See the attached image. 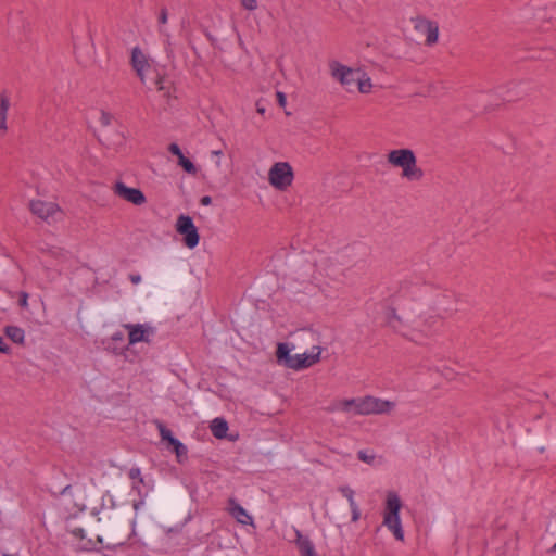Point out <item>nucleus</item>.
I'll list each match as a JSON object with an SVG mask.
<instances>
[{"label": "nucleus", "instance_id": "nucleus-1", "mask_svg": "<svg viewBox=\"0 0 556 556\" xmlns=\"http://www.w3.org/2000/svg\"><path fill=\"white\" fill-rule=\"evenodd\" d=\"M132 67L140 80L148 88H156L164 97H169L172 81L163 74V70L150 60L140 49L135 48L131 53Z\"/></svg>", "mask_w": 556, "mask_h": 556}, {"label": "nucleus", "instance_id": "nucleus-2", "mask_svg": "<svg viewBox=\"0 0 556 556\" xmlns=\"http://www.w3.org/2000/svg\"><path fill=\"white\" fill-rule=\"evenodd\" d=\"M387 162L393 168L401 169V178L407 182H420L425 178V170L418 165L415 152L409 148L390 150Z\"/></svg>", "mask_w": 556, "mask_h": 556}, {"label": "nucleus", "instance_id": "nucleus-3", "mask_svg": "<svg viewBox=\"0 0 556 556\" xmlns=\"http://www.w3.org/2000/svg\"><path fill=\"white\" fill-rule=\"evenodd\" d=\"M401 500L395 492H388L386 509L383 514V525L392 531L396 540H404V530L400 519Z\"/></svg>", "mask_w": 556, "mask_h": 556}, {"label": "nucleus", "instance_id": "nucleus-4", "mask_svg": "<svg viewBox=\"0 0 556 556\" xmlns=\"http://www.w3.org/2000/svg\"><path fill=\"white\" fill-rule=\"evenodd\" d=\"M29 212L47 224L61 223L65 218L64 210L54 201L33 199L28 203Z\"/></svg>", "mask_w": 556, "mask_h": 556}, {"label": "nucleus", "instance_id": "nucleus-5", "mask_svg": "<svg viewBox=\"0 0 556 556\" xmlns=\"http://www.w3.org/2000/svg\"><path fill=\"white\" fill-rule=\"evenodd\" d=\"M294 170L289 162L279 161L271 164L267 172L268 184L277 191H287L294 181Z\"/></svg>", "mask_w": 556, "mask_h": 556}, {"label": "nucleus", "instance_id": "nucleus-6", "mask_svg": "<svg viewBox=\"0 0 556 556\" xmlns=\"http://www.w3.org/2000/svg\"><path fill=\"white\" fill-rule=\"evenodd\" d=\"M329 68L331 76L337 79L346 91L351 92L355 89L362 70L348 67L337 61L330 62Z\"/></svg>", "mask_w": 556, "mask_h": 556}, {"label": "nucleus", "instance_id": "nucleus-7", "mask_svg": "<svg viewBox=\"0 0 556 556\" xmlns=\"http://www.w3.org/2000/svg\"><path fill=\"white\" fill-rule=\"evenodd\" d=\"M396 404L395 402L382 400L371 395L361 397L359 415H382L390 414Z\"/></svg>", "mask_w": 556, "mask_h": 556}, {"label": "nucleus", "instance_id": "nucleus-8", "mask_svg": "<svg viewBox=\"0 0 556 556\" xmlns=\"http://www.w3.org/2000/svg\"><path fill=\"white\" fill-rule=\"evenodd\" d=\"M386 323L393 331L416 340L415 325L400 316L393 307H389L386 312Z\"/></svg>", "mask_w": 556, "mask_h": 556}, {"label": "nucleus", "instance_id": "nucleus-9", "mask_svg": "<svg viewBox=\"0 0 556 556\" xmlns=\"http://www.w3.org/2000/svg\"><path fill=\"white\" fill-rule=\"evenodd\" d=\"M113 192L121 199L134 205L139 206L147 202V198L140 189L128 187L122 181H116L114 184Z\"/></svg>", "mask_w": 556, "mask_h": 556}, {"label": "nucleus", "instance_id": "nucleus-10", "mask_svg": "<svg viewBox=\"0 0 556 556\" xmlns=\"http://www.w3.org/2000/svg\"><path fill=\"white\" fill-rule=\"evenodd\" d=\"M320 354H321V348L313 346L312 352L309 354H307V353L295 354L292 356V358H289L290 364H288V368H291L294 370L308 368L319 362Z\"/></svg>", "mask_w": 556, "mask_h": 556}, {"label": "nucleus", "instance_id": "nucleus-11", "mask_svg": "<svg viewBox=\"0 0 556 556\" xmlns=\"http://www.w3.org/2000/svg\"><path fill=\"white\" fill-rule=\"evenodd\" d=\"M176 229L185 236V243H198L199 235L197 228L189 216L181 215L176 223Z\"/></svg>", "mask_w": 556, "mask_h": 556}, {"label": "nucleus", "instance_id": "nucleus-12", "mask_svg": "<svg viewBox=\"0 0 556 556\" xmlns=\"http://www.w3.org/2000/svg\"><path fill=\"white\" fill-rule=\"evenodd\" d=\"M361 397L333 401L326 410L329 413L343 412L359 415Z\"/></svg>", "mask_w": 556, "mask_h": 556}, {"label": "nucleus", "instance_id": "nucleus-13", "mask_svg": "<svg viewBox=\"0 0 556 556\" xmlns=\"http://www.w3.org/2000/svg\"><path fill=\"white\" fill-rule=\"evenodd\" d=\"M442 325V320L438 316H430L426 318L422 324L415 325V338L418 339V334L428 337L433 332H437Z\"/></svg>", "mask_w": 556, "mask_h": 556}, {"label": "nucleus", "instance_id": "nucleus-14", "mask_svg": "<svg viewBox=\"0 0 556 556\" xmlns=\"http://www.w3.org/2000/svg\"><path fill=\"white\" fill-rule=\"evenodd\" d=\"M229 515L233 517L241 525H252L253 518L248 514V511L235 500L230 498L228 501Z\"/></svg>", "mask_w": 556, "mask_h": 556}, {"label": "nucleus", "instance_id": "nucleus-15", "mask_svg": "<svg viewBox=\"0 0 556 556\" xmlns=\"http://www.w3.org/2000/svg\"><path fill=\"white\" fill-rule=\"evenodd\" d=\"M125 328L129 331L128 340L129 344H136L139 342H149L148 330L141 324H127Z\"/></svg>", "mask_w": 556, "mask_h": 556}, {"label": "nucleus", "instance_id": "nucleus-16", "mask_svg": "<svg viewBox=\"0 0 556 556\" xmlns=\"http://www.w3.org/2000/svg\"><path fill=\"white\" fill-rule=\"evenodd\" d=\"M295 543L300 551L301 556H317L315 546L308 536L301 533L300 530L294 529Z\"/></svg>", "mask_w": 556, "mask_h": 556}, {"label": "nucleus", "instance_id": "nucleus-17", "mask_svg": "<svg viewBox=\"0 0 556 556\" xmlns=\"http://www.w3.org/2000/svg\"><path fill=\"white\" fill-rule=\"evenodd\" d=\"M211 431L216 439H224L228 431V424L224 418H215L211 424Z\"/></svg>", "mask_w": 556, "mask_h": 556}, {"label": "nucleus", "instance_id": "nucleus-18", "mask_svg": "<svg viewBox=\"0 0 556 556\" xmlns=\"http://www.w3.org/2000/svg\"><path fill=\"white\" fill-rule=\"evenodd\" d=\"M417 27L427 31L426 41L429 45L434 43L438 40V27L434 24L428 21H422L417 25Z\"/></svg>", "mask_w": 556, "mask_h": 556}, {"label": "nucleus", "instance_id": "nucleus-19", "mask_svg": "<svg viewBox=\"0 0 556 556\" xmlns=\"http://www.w3.org/2000/svg\"><path fill=\"white\" fill-rule=\"evenodd\" d=\"M4 332L14 343H24L25 332L22 328L17 326H7Z\"/></svg>", "mask_w": 556, "mask_h": 556}, {"label": "nucleus", "instance_id": "nucleus-20", "mask_svg": "<svg viewBox=\"0 0 556 556\" xmlns=\"http://www.w3.org/2000/svg\"><path fill=\"white\" fill-rule=\"evenodd\" d=\"M291 349L287 343H278L276 356L279 363H283L286 367L290 364L289 358H292L293 355L290 354Z\"/></svg>", "mask_w": 556, "mask_h": 556}, {"label": "nucleus", "instance_id": "nucleus-21", "mask_svg": "<svg viewBox=\"0 0 556 556\" xmlns=\"http://www.w3.org/2000/svg\"><path fill=\"white\" fill-rule=\"evenodd\" d=\"M355 89H357L361 93H369L372 89L370 77L363 71L361 72V75L357 79Z\"/></svg>", "mask_w": 556, "mask_h": 556}, {"label": "nucleus", "instance_id": "nucleus-22", "mask_svg": "<svg viewBox=\"0 0 556 556\" xmlns=\"http://www.w3.org/2000/svg\"><path fill=\"white\" fill-rule=\"evenodd\" d=\"M156 427L162 440L168 442L169 445H173L178 440L163 422L156 421Z\"/></svg>", "mask_w": 556, "mask_h": 556}, {"label": "nucleus", "instance_id": "nucleus-23", "mask_svg": "<svg viewBox=\"0 0 556 556\" xmlns=\"http://www.w3.org/2000/svg\"><path fill=\"white\" fill-rule=\"evenodd\" d=\"M178 165L182 167V169L190 175L195 176L198 174L197 166L185 155L178 160Z\"/></svg>", "mask_w": 556, "mask_h": 556}, {"label": "nucleus", "instance_id": "nucleus-24", "mask_svg": "<svg viewBox=\"0 0 556 556\" xmlns=\"http://www.w3.org/2000/svg\"><path fill=\"white\" fill-rule=\"evenodd\" d=\"M172 446L174 447L178 462L181 463V458L187 457V447L179 440H177Z\"/></svg>", "mask_w": 556, "mask_h": 556}, {"label": "nucleus", "instance_id": "nucleus-25", "mask_svg": "<svg viewBox=\"0 0 556 556\" xmlns=\"http://www.w3.org/2000/svg\"><path fill=\"white\" fill-rule=\"evenodd\" d=\"M339 491L342 493L344 497L349 501V504L352 505V503H356L354 501V491L349 486H340Z\"/></svg>", "mask_w": 556, "mask_h": 556}, {"label": "nucleus", "instance_id": "nucleus-26", "mask_svg": "<svg viewBox=\"0 0 556 556\" xmlns=\"http://www.w3.org/2000/svg\"><path fill=\"white\" fill-rule=\"evenodd\" d=\"M112 121H113V115L111 113L105 112V111H100L99 123L102 126L111 125Z\"/></svg>", "mask_w": 556, "mask_h": 556}, {"label": "nucleus", "instance_id": "nucleus-27", "mask_svg": "<svg viewBox=\"0 0 556 556\" xmlns=\"http://www.w3.org/2000/svg\"><path fill=\"white\" fill-rule=\"evenodd\" d=\"M357 457L359 460L367 464H372L376 458L374 454H368L366 451L363 450L358 451Z\"/></svg>", "mask_w": 556, "mask_h": 556}, {"label": "nucleus", "instance_id": "nucleus-28", "mask_svg": "<svg viewBox=\"0 0 556 556\" xmlns=\"http://www.w3.org/2000/svg\"><path fill=\"white\" fill-rule=\"evenodd\" d=\"M128 476L132 480H138L139 483L143 484L144 480L141 476V470L138 467H134L129 470Z\"/></svg>", "mask_w": 556, "mask_h": 556}, {"label": "nucleus", "instance_id": "nucleus-29", "mask_svg": "<svg viewBox=\"0 0 556 556\" xmlns=\"http://www.w3.org/2000/svg\"><path fill=\"white\" fill-rule=\"evenodd\" d=\"M351 511H352V521L356 522L361 518V510L358 508V505L356 503H352L350 505Z\"/></svg>", "mask_w": 556, "mask_h": 556}, {"label": "nucleus", "instance_id": "nucleus-30", "mask_svg": "<svg viewBox=\"0 0 556 556\" xmlns=\"http://www.w3.org/2000/svg\"><path fill=\"white\" fill-rule=\"evenodd\" d=\"M168 151L173 155L177 156L178 160L184 156V154H182V152H181V150H180V148H179V146L177 143H170L169 147H168Z\"/></svg>", "mask_w": 556, "mask_h": 556}, {"label": "nucleus", "instance_id": "nucleus-31", "mask_svg": "<svg viewBox=\"0 0 556 556\" xmlns=\"http://www.w3.org/2000/svg\"><path fill=\"white\" fill-rule=\"evenodd\" d=\"M240 2L244 9L250 10V11L255 10L257 7L256 0H240Z\"/></svg>", "mask_w": 556, "mask_h": 556}, {"label": "nucleus", "instance_id": "nucleus-32", "mask_svg": "<svg viewBox=\"0 0 556 556\" xmlns=\"http://www.w3.org/2000/svg\"><path fill=\"white\" fill-rule=\"evenodd\" d=\"M157 21H159V24L162 25V26L167 23V21H168V13H167L166 9H162L160 11Z\"/></svg>", "mask_w": 556, "mask_h": 556}, {"label": "nucleus", "instance_id": "nucleus-33", "mask_svg": "<svg viewBox=\"0 0 556 556\" xmlns=\"http://www.w3.org/2000/svg\"><path fill=\"white\" fill-rule=\"evenodd\" d=\"M10 108V101L7 97H1L0 99V112L8 113Z\"/></svg>", "mask_w": 556, "mask_h": 556}, {"label": "nucleus", "instance_id": "nucleus-34", "mask_svg": "<svg viewBox=\"0 0 556 556\" xmlns=\"http://www.w3.org/2000/svg\"><path fill=\"white\" fill-rule=\"evenodd\" d=\"M7 116H8V113L0 112V131H2V132H5L8 129Z\"/></svg>", "mask_w": 556, "mask_h": 556}, {"label": "nucleus", "instance_id": "nucleus-35", "mask_svg": "<svg viewBox=\"0 0 556 556\" xmlns=\"http://www.w3.org/2000/svg\"><path fill=\"white\" fill-rule=\"evenodd\" d=\"M276 98H277V102H278L279 106L280 108H285L286 104H287L286 94L283 92H281V91H277Z\"/></svg>", "mask_w": 556, "mask_h": 556}, {"label": "nucleus", "instance_id": "nucleus-36", "mask_svg": "<svg viewBox=\"0 0 556 556\" xmlns=\"http://www.w3.org/2000/svg\"><path fill=\"white\" fill-rule=\"evenodd\" d=\"M111 340L115 342H123L124 333L122 331H116L115 333L112 334Z\"/></svg>", "mask_w": 556, "mask_h": 556}, {"label": "nucleus", "instance_id": "nucleus-37", "mask_svg": "<svg viewBox=\"0 0 556 556\" xmlns=\"http://www.w3.org/2000/svg\"><path fill=\"white\" fill-rule=\"evenodd\" d=\"M0 353L8 354L10 353V348L5 344L3 338L0 336Z\"/></svg>", "mask_w": 556, "mask_h": 556}, {"label": "nucleus", "instance_id": "nucleus-38", "mask_svg": "<svg viewBox=\"0 0 556 556\" xmlns=\"http://www.w3.org/2000/svg\"><path fill=\"white\" fill-rule=\"evenodd\" d=\"M27 300H28V294L26 292H21V294H20V305L22 307H26L27 306Z\"/></svg>", "mask_w": 556, "mask_h": 556}, {"label": "nucleus", "instance_id": "nucleus-39", "mask_svg": "<svg viewBox=\"0 0 556 556\" xmlns=\"http://www.w3.org/2000/svg\"><path fill=\"white\" fill-rule=\"evenodd\" d=\"M141 280V277L139 275H130V281L134 283V285H137L139 283Z\"/></svg>", "mask_w": 556, "mask_h": 556}, {"label": "nucleus", "instance_id": "nucleus-40", "mask_svg": "<svg viewBox=\"0 0 556 556\" xmlns=\"http://www.w3.org/2000/svg\"><path fill=\"white\" fill-rule=\"evenodd\" d=\"M211 154H212V156L220 157L222 152L217 151V150H214V151L211 152Z\"/></svg>", "mask_w": 556, "mask_h": 556}, {"label": "nucleus", "instance_id": "nucleus-41", "mask_svg": "<svg viewBox=\"0 0 556 556\" xmlns=\"http://www.w3.org/2000/svg\"><path fill=\"white\" fill-rule=\"evenodd\" d=\"M202 203L205 204V205L210 204L211 203V198L210 197L202 198Z\"/></svg>", "mask_w": 556, "mask_h": 556}, {"label": "nucleus", "instance_id": "nucleus-42", "mask_svg": "<svg viewBox=\"0 0 556 556\" xmlns=\"http://www.w3.org/2000/svg\"><path fill=\"white\" fill-rule=\"evenodd\" d=\"M548 553L556 554V543L548 549Z\"/></svg>", "mask_w": 556, "mask_h": 556}, {"label": "nucleus", "instance_id": "nucleus-43", "mask_svg": "<svg viewBox=\"0 0 556 556\" xmlns=\"http://www.w3.org/2000/svg\"><path fill=\"white\" fill-rule=\"evenodd\" d=\"M70 489H71V485H66V486L61 491V493H60V494H61V495H64V494L67 492V490H70Z\"/></svg>", "mask_w": 556, "mask_h": 556}, {"label": "nucleus", "instance_id": "nucleus-44", "mask_svg": "<svg viewBox=\"0 0 556 556\" xmlns=\"http://www.w3.org/2000/svg\"><path fill=\"white\" fill-rule=\"evenodd\" d=\"M257 112H258L260 114H264L265 109H264L263 106H257Z\"/></svg>", "mask_w": 556, "mask_h": 556}, {"label": "nucleus", "instance_id": "nucleus-45", "mask_svg": "<svg viewBox=\"0 0 556 556\" xmlns=\"http://www.w3.org/2000/svg\"><path fill=\"white\" fill-rule=\"evenodd\" d=\"M215 161H216V162H215L216 166H217V167H219V166H220V160H219V157H215Z\"/></svg>", "mask_w": 556, "mask_h": 556}, {"label": "nucleus", "instance_id": "nucleus-46", "mask_svg": "<svg viewBox=\"0 0 556 556\" xmlns=\"http://www.w3.org/2000/svg\"><path fill=\"white\" fill-rule=\"evenodd\" d=\"M159 31H160V34H162V35H166V31H165V29H164L163 27H160V28H159Z\"/></svg>", "mask_w": 556, "mask_h": 556}]
</instances>
